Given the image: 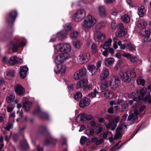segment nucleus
Returning a JSON list of instances; mask_svg holds the SVG:
<instances>
[{
  "instance_id": "13",
  "label": "nucleus",
  "mask_w": 151,
  "mask_h": 151,
  "mask_svg": "<svg viewBox=\"0 0 151 151\" xmlns=\"http://www.w3.org/2000/svg\"><path fill=\"white\" fill-rule=\"evenodd\" d=\"M120 119V118L119 116H117L114 119V121L110 122L109 123L107 124L106 127V128L108 129H111L112 130H114L116 127L117 125L116 123L118 122Z\"/></svg>"
},
{
  "instance_id": "38",
  "label": "nucleus",
  "mask_w": 151,
  "mask_h": 151,
  "mask_svg": "<svg viewBox=\"0 0 151 151\" xmlns=\"http://www.w3.org/2000/svg\"><path fill=\"white\" fill-rule=\"evenodd\" d=\"M20 145L22 148L24 150H25L28 148V145L26 141L21 142Z\"/></svg>"
},
{
  "instance_id": "42",
  "label": "nucleus",
  "mask_w": 151,
  "mask_h": 151,
  "mask_svg": "<svg viewBox=\"0 0 151 151\" xmlns=\"http://www.w3.org/2000/svg\"><path fill=\"white\" fill-rule=\"evenodd\" d=\"M142 89L140 90H138L136 93L135 92H132L131 94H129L128 93H127V95H128V98H131L132 97H136V98H138V96L137 95V93L138 92V91H141Z\"/></svg>"
},
{
  "instance_id": "57",
  "label": "nucleus",
  "mask_w": 151,
  "mask_h": 151,
  "mask_svg": "<svg viewBox=\"0 0 151 151\" xmlns=\"http://www.w3.org/2000/svg\"><path fill=\"white\" fill-rule=\"evenodd\" d=\"M122 56L125 57L126 58L130 59L131 58L132 56V55L130 53H124L123 54H122Z\"/></svg>"
},
{
  "instance_id": "56",
  "label": "nucleus",
  "mask_w": 151,
  "mask_h": 151,
  "mask_svg": "<svg viewBox=\"0 0 151 151\" xmlns=\"http://www.w3.org/2000/svg\"><path fill=\"white\" fill-rule=\"evenodd\" d=\"M86 140V138L84 136H82L80 140V142L81 144H84Z\"/></svg>"
},
{
  "instance_id": "32",
  "label": "nucleus",
  "mask_w": 151,
  "mask_h": 151,
  "mask_svg": "<svg viewBox=\"0 0 151 151\" xmlns=\"http://www.w3.org/2000/svg\"><path fill=\"white\" fill-rule=\"evenodd\" d=\"M100 15L102 17H104L106 15V12L104 6H99L98 9Z\"/></svg>"
},
{
  "instance_id": "50",
  "label": "nucleus",
  "mask_w": 151,
  "mask_h": 151,
  "mask_svg": "<svg viewBox=\"0 0 151 151\" xmlns=\"http://www.w3.org/2000/svg\"><path fill=\"white\" fill-rule=\"evenodd\" d=\"M130 61L132 63H135L137 61L139 60V59L136 57L132 56L130 59Z\"/></svg>"
},
{
  "instance_id": "15",
  "label": "nucleus",
  "mask_w": 151,
  "mask_h": 151,
  "mask_svg": "<svg viewBox=\"0 0 151 151\" xmlns=\"http://www.w3.org/2000/svg\"><path fill=\"white\" fill-rule=\"evenodd\" d=\"M22 59L17 57L16 56H14L10 57L9 59V64L13 65L19 63H22Z\"/></svg>"
},
{
  "instance_id": "60",
  "label": "nucleus",
  "mask_w": 151,
  "mask_h": 151,
  "mask_svg": "<svg viewBox=\"0 0 151 151\" xmlns=\"http://www.w3.org/2000/svg\"><path fill=\"white\" fill-rule=\"evenodd\" d=\"M128 106V104L126 102L125 103L123 104L122 106V111H124L125 109L127 108Z\"/></svg>"
},
{
  "instance_id": "18",
  "label": "nucleus",
  "mask_w": 151,
  "mask_h": 151,
  "mask_svg": "<svg viewBox=\"0 0 151 151\" xmlns=\"http://www.w3.org/2000/svg\"><path fill=\"white\" fill-rule=\"evenodd\" d=\"M114 93L111 91L108 90H106L102 91L101 93V95L106 98H111L114 95Z\"/></svg>"
},
{
  "instance_id": "28",
  "label": "nucleus",
  "mask_w": 151,
  "mask_h": 151,
  "mask_svg": "<svg viewBox=\"0 0 151 151\" xmlns=\"http://www.w3.org/2000/svg\"><path fill=\"white\" fill-rule=\"evenodd\" d=\"M145 12L146 10L144 6H141L138 8V14L140 17H142L144 16Z\"/></svg>"
},
{
  "instance_id": "45",
  "label": "nucleus",
  "mask_w": 151,
  "mask_h": 151,
  "mask_svg": "<svg viewBox=\"0 0 151 151\" xmlns=\"http://www.w3.org/2000/svg\"><path fill=\"white\" fill-rule=\"evenodd\" d=\"M82 93L80 92H78L74 95V99L76 100H78L80 99L82 96Z\"/></svg>"
},
{
  "instance_id": "41",
  "label": "nucleus",
  "mask_w": 151,
  "mask_h": 151,
  "mask_svg": "<svg viewBox=\"0 0 151 151\" xmlns=\"http://www.w3.org/2000/svg\"><path fill=\"white\" fill-rule=\"evenodd\" d=\"M137 83L138 85H140L143 86L144 85L145 83V81L142 78L140 77H139L137 81Z\"/></svg>"
},
{
  "instance_id": "8",
  "label": "nucleus",
  "mask_w": 151,
  "mask_h": 151,
  "mask_svg": "<svg viewBox=\"0 0 151 151\" xmlns=\"http://www.w3.org/2000/svg\"><path fill=\"white\" fill-rule=\"evenodd\" d=\"M90 58V55L89 53L81 54L77 57V59L78 63L82 64L87 62Z\"/></svg>"
},
{
  "instance_id": "54",
  "label": "nucleus",
  "mask_w": 151,
  "mask_h": 151,
  "mask_svg": "<svg viewBox=\"0 0 151 151\" xmlns=\"http://www.w3.org/2000/svg\"><path fill=\"white\" fill-rule=\"evenodd\" d=\"M20 75L21 77L24 78L27 76V73L25 72V71H23L20 70Z\"/></svg>"
},
{
  "instance_id": "39",
  "label": "nucleus",
  "mask_w": 151,
  "mask_h": 151,
  "mask_svg": "<svg viewBox=\"0 0 151 151\" xmlns=\"http://www.w3.org/2000/svg\"><path fill=\"white\" fill-rule=\"evenodd\" d=\"M99 93V91L96 88H95L93 90V92L88 94V96L90 97H92L93 98L95 97L96 95L98 94Z\"/></svg>"
},
{
  "instance_id": "21",
  "label": "nucleus",
  "mask_w": 151,
  "mask_h": 151,
  "mask_svg": "<svg viewBox=\"0 0 151 151\" xmlns=\"http://www.w3.org/2000/svg\"><path fill=\"white\" fill-rule=\"evenodd\" d=\"M109 70L106 68L103 69L101 72L100 76V79L103 80L107 78L109 76Z\"/></svg>"
},
{
  "instance_id": "9",
  "label": "nucleus",
  "mask_w": 151,
  "mask_h": 151,
  "mask_svg": "<svg viewBox=\"0 0 151 151\" xmlns=\"http://www.w3.org/2000/svg\"><path fill=\"white\" fill-rule=\"evenodd\" d=\"M86 69L83 68L74 74V78L76 80H79L82 77H84L86 76Z\"/></svg>"
},
{
  "instance_id": "52",
  "label": "nucleus",
  "mask_w": 151,
  "mask_h": 151,
  "mask_svg": "<svg viewBox=\"0 0 151 151\" xmlns=\"http://www.w3.org/2000/svg\"><path fill=\"white\" fill-rule=\"evenodd\" d=\"M122 135L120 132H116V133L114 137V139L116 140L118 138H121Z\"/></svg>"
},
{
  "instance_id": "7",
  "label": "nucleus",
  "mask_w": 151,
  "mask_h": 151,
  "mask_svg": "<svg viewBox=\"0 0 151 151\" xmlns=\"http://www.w3.org/2000/svg\"><path fill=\"white\" fill-rule=\"evenodd\" d=\"M140 33L145 37L144 40L146 42H149L151 40V34L148 28L142 29L141 30Z\"/></svg>"
},
{
  "instance_id": "49",
  "label": "nucleus",
  "mask_w": 151,
  "mask_h": 151,
  "mask_svg": "<svg viewBox=\"0 0 151 151\" xmlns=\"http://www.w3.org/2000/svg\"><path fill=\"white\" fill-rule=\"evenodd\" d=\"M124 124H122L121 123L119 124V126L116 129V132H120V131L123 128V127L124 126Z\"/></svg>"
},
{
  "instance_id": "43",
  "label": "nucleus",
  "mask_w": 151,
  "mask_h": 151,
  "mask_svg": "<svg viewBox=\"0 0 151 151\" xmlns=\"http://www.w3.org/2000/svg\"><path fill=\"white\" fill-rule=\"evenodd\" d=\"M78 35V32L77 31H73L70 33V37L72 39H74L76 38Z\"/></svg>"
},
{
  "instance_id": "46",
  "label": "nucleus",
  "mask_w": 151,
  "mask_h": 151,
  "mask_svg": "<svg viewBox=\"0 0 151 151\" xmlns=\"http://www.w3.org/2000/svg\"><path fill=\"white\" fill-rule=\"evenodd\" d=\"M14 98V96L12 95L7 97L6 99L7 102L9 103H11L13 101Z\"/></svg>"
},
{
  "instance_id": "36",
  "label": "nucleus",
  "mask_w": 151,
  "mask_h": 151,
  "mask_svg": "<svg viewBox=\"0 0 151 151\" xmlns=\"http://www.w3.org/2000/svg\"><path fill=\"white\" fill-rule=\"evenodd\" d=\"M32 104L29 101H25L23 104V107L27 111H28L31 106Z\"/></svg>"
},
{
  "instance_id": "48",
  "label": "nucleus",
  "mask_w": 151,
  "mask_h": 151,
  "mask_svg": "<svg viewBox=\"0 0 151 151\" xmlns=\"http://www.w3.org/2000/svg\"><path fill=\"white\" fill-rule=\"evenodd\" d=\"M105 23H99L96 26V28L98 29H101L104 28L105 26Z\"/></svg>"
},
{
  "instance_id": "10",
  "label": "nucleus",
  "mask_w": 151,
  "mask_h": 151,
  "mask_svg": "<svg viewBox=\"0 0 151 151\" xmlns=\"http://www.w3.org/2000/svg\"><path fill=\"white\" fill-rule=\"evenodd\" d=\"M17 16V13L16 11L10 12L6 18V22L9 25H12L15 20Z\"/></svg>"
},
{
  "instance_id": "58",
  "label": "nucleus",
  "mask_w": 151,
  "mask_h": 151,
  "mask_svg": "<svg viewBox=\"0 0 151 151\" xmlns=\"http://www.w3.org/2000/svg\"><path fill=\"white\" fill-rule=\"evenodd\" d=\"M21 70H22L23 71H25V72L27 73V71L28 70V68L25 66H21L20 67Z\"/></svg>"
},
{
  "instance_id": "14",
  "label": "nucleus",
  "mask_w": 151,
  "mask_h": 151,
  "mask_svg": "<svg viewBox=\"0 0 151 151\" xmlns=\"http://www.w3.org/2000/svg\"><path fill=\"white\" fill-rule=\"evenodd\" d=\"M57 64V65L55 68V72L56 73H58L60 72L62 75H64L66 70L65 66L61 64Z\"/></svg>"
},
{
  "instance_id": "63",
  "label": "nucleus",
  "mask_w": 151,
  "mask_h": 151,
  "mask_svg": "<svg viewBox=\"0 0 151 151\" xmlns=\"http://www.w3.org/2000/svg\"><path fill=\"white\" fill-rule=\"evenodd\" d=\"M5 85V82L3 78H1L0 80V86H4Z\"/></svg>"
},
{
  "instance_id": "12",
  "label": "nucleus",
  "mask_w": 151,
  "mask_h": 151,
  "mask_svg": "<svg viewBox=\"0 0 151 151\" xmlns=\"http://www.w3.org/2000/svg\"><path fill=\"white\" fill-rule=\"evenodd\" d=\"M129 71L127 70L125 71H121L120 73V76L122 80L127 83H129L131 81L129 74Z\"/></svg>"
},
{
  "instance_id": "20",
  "label": "nucleus",
  "mask_w": 151,
  "mask_h": 151,
  "mask_svg": "<svg viewBox=\"0 0 151 151\" xmlns=\"http://www.w3.org/2000/svg\"><path fill=\"white\" fill-rule=\"evenodd\" d=\"M15 91L17 94L20 95L23 94L25 90L20 84H17L15 86Z\"/></svg>"
},
{
  "instance_id": "55",
  "label": "nucleus",
  "mask_w": 151,
  "mask_h": 151,
  "mask_svg": "<svg viewBox=\"0 0 151 151\" xmlns=\"http://www.w3.org/2000/svg\"><path fill=\"white\" fill-rule=\"evenodd\" d=\"M65 30H69L71 29V24L70 23H68L66 24L65 27Z\"/></svg>"
},
{
  "instance_id": "19",
  "label": "nucleus",
  "mask_w": 151,
  "mask_h": 151,
  "mask_svg": "<svg viewBox=\"0 0 151 151\" xmlns=\"http://www.w3.org/2000/svg\"><path fill=\"white\" fill-rule=\"evenodd\" d=\"M90 102V100L88 98L82 99L79 103V106L82 107H84L88 106Z\"/></svg>"
},
{
  "instance_id": "40",
  "label": "nucleus",
  "mask_w": 151,
  "mask_h": 151,
  "mask_svg": "<svg viewBox=\"0 0 151 151\" xmlns=\"http://www.w3.org/2000/svg\"><path fill=\"white\" fill-rule=\"evenodd\" d=\"M73 44L74 46L76 48H79L82 45L81 42L78 40H77L75 41H73Z\"/></svg>"
},
{
  "instance_id": "62",
  "label": "nucleus",
  "mask_w": 151,
  "mask_h": 151,
  "mask_svg": "<svg viewBox=\"0 0 151 151\" xmlns=\"http://www.w3.org/2000/svg\"><path fill=\"white\" fill-rule=\"evenodd\" d=\"M18 138V134H15L13 135V139L14 142H16Z\"/></svg>"
},
{
  "instance_id": "27",
  "label": "nucleus",
  "mask_w": 151,
  "mask_h": 151,
  "mask_svg": "<svg viewBox=\"0 0 151 151\" xmlns=\"http://www.w3.org/2000/svg\"><path fill=\"white\" fill-rule=\"evenodd\" d=\"M87 68L89 71L92 73L93 75L95 74L97 70L95 66L93 65H88L87 67Z\"/></svg>"
},
{
  "instance_id": "61",
  "label": "nucleus",
  "mask_w": 151,
  "mask_h": 151,
  "mask_svg": "<svg viewBox=\"0 0 151 151\" xmlns=\"http://www.w3.org/2000/svg\"><path fill=\"white\" fill-rule=\"evenodd\" d=\"M117 28L118 29L121 30L123 29L124 26L123 24L122 23H119L117 25Z\"/></svg>"
},
{
  "instance_id": "33",
  "label": "nucleus",
  "mask_w": 151,
  "mask_h": 151,
  "mask_svg": "<svg viewBox=\"0 0 151 151\" xmlns=\"http://www.w3.org/2000/svg\"><path fill=\"white\" fill-rule=\"evenodd\" d=\"M114 61V59L113 58H106L105 60L104 63L105 65L108 66L112 64Z\"/></svg>"
},
{
  "instance_id": "51",
  "label": "nucleus",
  "mask_w": 151,
  "mask_h": 151,
  "mask_svg": "<svg viewBox=\"0 0 151 151\" xmlns=\"http://www.w3.org/2000/svg\"><path fill=\"white\" fill-rule=\"evenodd\" d=\"M92 88V86L91 85H87L86 86H85L84 88L83 89L85 91H89L91 90Z\"/></svg>"
},
{
  "instance_id": "16",
  "label": "nucleus",
  "mask_w": 151,
  "mask_h": 151,
  "mask_svg": "<svg viewBox=\"0 0 151 151\" xmlns=\"http://www.w3.org/2000/svg\"><path fill=\"white\" fill-rule=\"evenodd\" d=\"M105 38V34L101 32H97L94 36L95 41L99 42H101L103 41Z\"/></svg>"
},
{
  "instance_id": "17",
  "label": "nucleus",
  "mask_w": 151,
  "mask_h": 151,
  "mask_svg": "<svg viewBox=\"0 0 151 151\" xmlns=\"http://www.w3.org/2000/svg\"><path fill=\"white\" fill-rule=\"evenodd\" d=\"M67 37V32L66 30H63L58 32L57 34V38L59 40H63Z\"/></svg>"
},
{
  "instance_id": "23",
  "label": "nucleus",
  "mask_w": 151,
  "mask_h": 151,
  "mask_svg": "<svg viewBox=\"0 0 151 151\" xmlns=\"http://www.w3.org/2000/svg\"><path fill=\"white\" fill-rule=\"evenodd\" d=\"M88 84V81L86 80H83L79 81L77 83L76 88L78 89L84 88Z\"/></svg>"
},
{
  "instance_id": "5",
  "label": "nucleus",
  "mask_w": 151,
  "mask_h": 151,
  "mask_svg": "<svg viewBox=\"0 0 151 151\" xmlns=\"http://www.w3.org/2000/svg\"><path fill=\"white\" fill-rule=\"evenodd\" d=\"M70 57L68 53H62L56 57L55 60V62L56 64H60L64 62Z\"/></svg>"
},
{
  "instance_id": "29",
  "label": "nucleus",
  "mask_w": 151,
  "mask_h": 151,
  "mask_svg": "<svg viewBox=\"0 0 151 151\" xmlns=\"http://www.w3.org/2000/svg\"><path fill=\"white\" fill-rule=\"evenodd\" d=\"M112 42V40L111 39H109L105 42L104 44L101 45V47L104 49H107L111 45Z\"/></svg>"
},
{
  "instance_id": "11",
  "label": "nucleus",
  "mask_w": 151,
  "mask_h": 151,
  "mask_svg": "<svg viewBox=\"0 0 151 151\" xmlns=\"http://www.w3.org/2000/svg\"><path fill=\"white\" fill-rule=\"evenodd\" d=\"M85 16L84 11L83 9L78 10L74 15V19L76 22L81 21Z\"/></svg>"
},
{
  "instance_id": "30",
  "label": "nucleus",
  "mask_w": 151,
  "mask_h": 151,
  "mask_svg": "<svg viewBox=\"0 0 151 151\" xmlns=\"http://www.w3.org/2000/svg\"><path fill=\"white\" fill-rule=\"evenodd\" d=\"M80 118L81 121H83L85 119H90L91 118V116L90 115H87L86 114H80L76 118Z\"/></svg>"
},
{
  "instance_id": "22",
  "label": "nucleus",
  "mask_w": 151,
  "mask_h": 151,
  "mask_svg": "<svg viewBox=\"0 0 151 151\" xmlns=\"http://www.w3.org/2000/svg\"><path fill=\"white\" fill-rule=\"evenodd\" d=\"M11 45L12 46L13 51L14 52H16L17 51L18 48L24 46L25 44L24 42H22L19 43L18 44H15L12 42L11 43Z\"/></svg>"
},
{
  "instance_id": "1",
  "label": "nucleus",
  "mask_w": 151,
  "mask_h": 151,
  "mask_svg": "<svg viewBox=\"0 0 151 151\" xmlns=\"http://www.w3.org/2000/svg\"><path fill=\"white\" fill-rule=\"evenodd\" d=\"M147 89L146 88H143L141 91H139L137 93V95L138 96V98L134 97L132 100H130L127 101L126 102L127 103L128 105H131L133 103L135 104L132 108V109H135L134 110V111L133 113H131L128 116V119L130 120L132 119L133 122L131 124L134 123L135 122L137 119V115L138 114V109L137 106L139 105V101L143 99L145 102H148L149 103H151V98L150 97V92L149 91L148 93V94L147 96L144 98V95L145 93H146Z\"/></svg>"
},
{
  "instance_id": "26",
  "label": "nucleus",
  "mask_w": 151,
  "mask_h": 151,
  "mask_svg": "<svg viewBox=\"0 0 151 151\" xmlns=\"http://www.w3.org/2000/svg\"><path fill=\"white\" fill-rule=\"evenodd\" d=\"M57 141V139L51 137L49 139H46L45 141V143L47 145L50 144L52 145H55Z\"/></svg>"
},
{
  "instance_id": "25",
  "label": "nucleus",
  "mask_w": 151,
  "mask_h": 151,
  "mask_svg": "<svg viewBox=\"0 0 151 151\" xmlns=\"http://www.w3.org/2000/svg\"><path fill=\"white\" fill-rule=\"evenodd\" d=\"M136 26L139 28H144L147 26V23L145 20H140L136 22Z\"/></svg>"
},
{
  "instance_id": "59",
  "label": "nucleus",
  "mask_w": 151,
  "mask_h": 151,
  "mask_svg": "<svg viewBox=\"0 0 151 151\" xmlns=\"http://www.w3.org/2000/svg\"><path fill=\"white\" fill-rule=\"evenodd\" d=\"M94 133V131L93 129H92L90 131L89 133L87 134V135L89 137H91L93 136Z\"/></svg>"
},
{
  "instance_id": "6",
  "label": "nucleus",
  "mask_w": 151,
  "mask_h": 151,
  "mask_svg": "<svg viewBox=\"0 0 151 151\" xmlns=\"http://www.w3.org/2000/svg\"><path fill=\"white\" fill-rule=\"evenodd\" d=\"M109 81L110 83L109 86L113 90H116L120 84L119 78L117 77L111 78Z\"/></svg>"
},
{
  "instance_id": "3",
  "label": "nucleus",
  "mask_w": 151,
  "mask_h": 151,
  "mask_svg": "<svg viewBox=\"0 0 151 151\" xmlns=\"http://www.w3.org/2000/svg\"><path fill=\"white\" fill-rule=\"evenodd\" d=\"M96 19L91 15H88L81 23V25L88 31L96 23Z\"/></svg>"
},
{
  "instance_id": "2",
  "label": "nucleus",
  "mask_w": 151,
  "mask_h": 151,
  "mask_svg": "<svg viewBox=\"0 0 151 151\" xmlns=\"http://www.w3.org/2000/svg\"><path fill=\"white\" fill-rule=\"evenodd\" d=\"M96 19L91 15H88L81 23V25L88 31L96 23Z\"/></svg>"
},
{
  "instance_id": "53",
  "label": "nucleus",
  "mask_w": 151,
  "mask_h": 151,
  "mask_svg": "<svg viewBox=\"0 0 151 151\" xmlns=\"http://www.w3.org/2000/svg\"><path fill=\"white\" fill-rule=\"evenodd\" d=\"M13 127V125L12 123H9L7 125L4 127L5 129L7 131L9 130L10 129L12 128Z\"/></svg>"
},
{
  "instance_id": "24",
  "label": "nucleus",
  "mask_w": 151,
  "mask_h": 151,
  "mask_svg": "<svg viewBox=\"0 0 151 151\" xmlns=\"http://www.w3.org/2000/svg\"><path fill=\"white\" fill-rule=\"evenodd\" d=\"M14 71L13 70H9L5 73V78L7 80L11 79L14 76Z\"/></svg>"
},
{
  "instance_id": "44",
  "label": "nucleus",
  "mask_w": 151,
  "mask_h": 151,
  "mask_svg": "<svg viewBox=\"0 0 151 151\" xmlns=\"http://www.w3.org/2000/svg\"><path fill=\"white\" fill-rule=\"evenodd\" d=\"M91 49L93 54H95L97 52L98 50L97 48V46L94 43H93L91 45Z\"/></svg>"
},
{
  "instance_id": "4",
  "label": "nucleus",
  "mask_w": 151,
  "mask_h": 151,
  "mask_svg": "<svg viewBox=\"0 0 151 151\" xmlns=\"http://www.w3.org/2000/svg\"><path fill=\"white\" fill-rule=\"evenodd\" d=\"M70 45L68 43H60L57 45L55 47V54L61 52L62 53H68L71 50Z\"/></svg>"
},
{
  "instance_id": "64",
  "label": "nucleus",
  "mask_w": 151,
  "mask_h": 151,
  "mask_svg": "<svg viewBox=\"0 0 151 151\" xmlns=\"http://www.w3.org/2000/svg\"><path fill=\"white\" fill-rule=\"evenodd\" d=\"M130 76L131 78H134L136 77V73L134 70H133L130 72Z\"/></svg>"
},
{
  "instance_id": "31",
  "label": "nucleus",
  "mask_w": 151,
  "mask_h": 151,
  "mask_svg": "<svg viewBox=\"0 0 151 151\" xmlns=\"http://www.w3.org/2000/svg\"><path fill=\"white\" fill-rule=\"evenodd\" d=\"M121 20L125 23H128L130 20V17L128 14H125L122 16Z\"/></svg>"
},
{
  "instance_id": "35",
  "label": "nucleus",
  "mask_w": 151,
  "mask_h": 151,
  "mask_svg": "<svg viewBox=\"0 0 151 151\" xmlns=\"http://www.w3.org/2000/svg\"><path fill=\"white\" fill-rule=\"evenodd\" d=\"M110 82L109 81H105L102 83L100 86V89L101 90L105 89L109 86Z\"/></svg>"
},
{
  "instance_id": "47",
  "label": "nucleus",
  "mask_w": 151,
  "mask_h": 151,
  "mask_svg": "<svg viewBox=\"0 0 151 151\" xmlns=\"http://www.w3.org/2000/svg\"><path fill=\"white\" fill-rule=\"evenodd\" d=\"M112 133L110 131H107L105 132L103 135V137L104 139H106L107 136H112Z\"/></svg>"
},
{
  "instance_id": "37",
  "label": "nucleus",
  "mask_w": 151,
  "mask_h": 151,
  "mask_svg": "<svg viewBox=\"0 0 151 151\" xmlns=\"http://www.w3.org/2000/svg\"><path fill=\"white\" fill-rule=\"evenodd\" d=\"M126 47L127 49L131 52H134L136 50L135 46L131 43L127 44L126 45Z\"/></svg>"
},
{
  "instance_id": "34",
  "label": "nucleus",
  "mask_w": 151,
  "mask_h": 151,
  "mask_svg": "<svg viewBox=\"0 0 151 151\" xmlns=\"http://www.w3.org/2000/svg\"><path fill=\"white\" fill-rule=\"evenodd\" d=\"M127 32L126 29H123L120 31H119L116 33V36L118 37H121L124 36L127 34Z\"/></svg>"
}]
</instances>
